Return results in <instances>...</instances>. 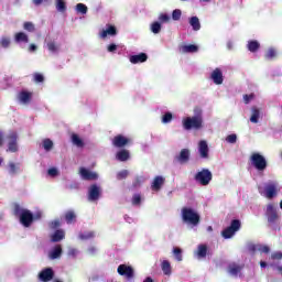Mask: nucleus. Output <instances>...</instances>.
I'll return each mask as SVG.
<instances>
[{"mask_svg": "<svg viewBox=\"0 0 282 282\" xmlns=\"http://www.w3.org/2000/svg\"><path fill=\"white\" fill-rule=\"evenodd\" d=\"M202 123H203V119L200 113L194 117H186L183 119V127L187 131L191 129H202Z\"/></svg>", "mask_w": 282, "mask_h": 282, "instance_id": "obj_4", "label": "nucleus"}, {"mask_svg": "<svg viewBox=\"0 0 282 282\" xmlns=\"http://www.w3.org/2000/svg\"><path fill=\"white\" fill-rule=\"evenodd\" d=\"M143 282H153V279L147 278Z\"/></svg>", "mask_w": 282, "mask_h": 282, "instance_id": "obj_64", "label": "nucleus"}, {"mask_svg": "<svg viewBox=\"0 0 282 282\" xmlns=\"http://www.w3.org/2000/svg\"><path fill=\"white\" fill-rule=\"evenodd\" d=\"M65 220L67 224H74V221H76V214L72 210L67 212L65 214Z\"/></svg>", "mask_w": 282, "mask_h": 282, "instance_id": "obj_35", "label": "nucleus"}, {"mask_svg": "<svg viewBox=\"0 0 282 282\" xmlns=\"http://www.w3.org/2000/svg\"><path fill=\"white\" fill-rule=\"evenodd\" d=\"M129 175V171L123 170L117 174L118 180H124Z\"/></svg>", "mask_w": 282, "mask_h": 282, "instance_id": "obj_50", "label": "nucleus"}, {"mask_svg": "<svg viewBox=\"0 0 282 282\" xmlns=\"http://www.w3.org/2000/svg\"><path fill=\"white\" fill-rule=\"evenodd\" d=\"M56 9L58 10V12H65V2L63 0H57Z\"/></svg>", "mask_w": 282, "mask_h": 282, "instance_id": "obj_45", "label": "nucleus"}, {"mask_svg": "<svg viewBox=\"0 0 282 282\" xmlns=\"http://www.w3.org/2000/svg\"><path fill=\"white\" fill-rule=\"evenodd\" d=\"M116 34H117L116 26L110 24L106 25V28H104L99 32L100 39H107V36H116Z\"/></svg>", "mask_w": 282, "mask_h": 282, "instance_id": "obj_11", "label": "nucleus"}, {"mask_svg": "<svg viewBox=\"0 0 282 282\" xmlns=\"http://www.w3.org/2000/svg\"><path fill=\"white\" fill-rule=\"evenodd\" d=\"M267 215H268L269 221H274L278 217L276 207H274V205H268L267 206Z\"/></svg>", "mask_w": 282, "mask_h": 282, "instance_id": "obj_19", "label": "nucleus"}, {"mask_svg": "<svg viewBox=\"0 0 282 282\" xmlns=\"http://www.w3.org/2000/svg\"><path fill=\"white\" fill-rule=\"evenodd\" d=\"M171 120H173V113L166 112L165 115H163V117H162L163 124H169V122H171Z\"/></svg>", "mask_w": 282, "mask_h": 282, "instance_id": "obj_40", "label": "nucleus"}, {"mask_svg": "<svg viewBox=\"0 0 282 282\" xmlns=\"http://www.w3.org/2000/svg\"><path fill=\"white\" fill-rule=\"evenodd\" d=\"M42 147L46 151H52V149L54 148V142H52V140L50 139H44L42 141Z\"/></svg>", "mask_w": 282, "mask_h": 282, "instance_id": "obj_36", "label": "nucleus"}, {"mask_svg": "<svg viewBox=\"0 0 282 282\" xmlns=\"http://www.w3.org/2000/svg\"><path fill=\"white\" fill-rule=\"evenodd\" d=\"M0 47H10V37H1Z\"/></svg>", "mask_w": 282, "mask_h": 282, "instance_id": "obj_46", "label": "nucleus"}, {"mask_svg": "<svg viewBox=\"0 0 282 282\" xmlns=\"http://www.w3.org/2000/svg\"><path fill=\"white\" fill-rule=\"evenodd\" d=\"M194 180L197 184H200V186H208L213 181V173L204 169L195 174Z\"/></svg>", "mask_w": 282, "mask_h": 282, "instance_id": "obj_5", "label": "nucleus"}, {"mask_svg": "<svg viewBox=\"0 0 282 282\" xmlns=\"http://www.w3.org/2000/svg\"><path fill=\"white\" fill-rule=\"evenodd\" d=\"M30 100H32V93L22 91L19 94V101L22 105H28V102H30Z\"/></svg>", "mask_w": 282, "mask_h": 282, "instance_id": "obj_22", "label": "nucleus"}, {"mask_svg": "<svg viewBox=\"0 0 282 282\" xmlns=\"http://www.w3.org/2000/svg\"><path fill=\"white\" fill-rule=\"evenodd\" d=\"M8 151H11V153H17V151H19V145L17 144V133L15 132H13L9 135Z\"/></svg>", "mask_w": 282, "mask_h": 282, "instance_id": "obj_14", "label": "nucleus"}, {"mask_svg": "<svg viewBox=\"0 0 282 282\" xmlns=\"http://www.w3.org/2000/svg\"><path fill=\"white\" fill-rule=\"evenodd\" d=\"M164 184V177L156 176L152 182V191H160L162 188V185Z\"/></svg>", "mask_w": 282, "mask_h": 282, "instance_id": "obj_26", "label": "nucleus"}, {"mask_svg": "<svg viewBox=\"0 0 282 282\" xmlns=\"http://www.w3.org/2000/svg\"><path fill=\"white\" fill-rule=\"evenodd\" d=\"M188 158H191V152L186 149L182 150L178 156L180 162H188Z\"/></svg>", "mask_w": 282, "mask_h": 282, "instance_id": "obj_34", "label": "nucleus"}, {"mask_svg": "<svg viewBox=\"0 0 282 282\" xmlns=\"http://www.w3.org/2000/svg\"><path fill=\"white\" fill-rule=\"evenodd\" d=\"M117 160L120 162H127L129 160V151L127 150H121L117 153Z\"/></svg>", "mask_w": 282, "mask_h": 282, "instance_id": "obj_30", "label": "nucleus"}, {"mask_svg": "<svg viewBox=\"0 0 282 282\" xmlns=\"http://www.w3.org/2000/svg\"><path fill=\"white\" fill-rule=\"evenodd\" d=\"M17 214L20 217L22 226H24L25 228L30 227V225L32 224V219H34L32 213H30V210L28 209L18 208Z\"/></svg>", "mask_w": 282, "mask_h": 282, "instance_id": "obj_7", "label": "nucleus"}, {"mask_svg": "<svg viewBox=\"0 0 282 282\" xmlns=\"http://www.w3.org/2000/svg\"><path fill=\"white\" fill-rule=\"evenodd\" d=\"M182 219L184 224H187L192 228L199 225V214L191 207H184L182 209Z\"/></svg>", "mask_w": 282, "mask_h": 282, "instance_id": "obj_1", "label": "nucleus"}, {"mask_svg": "<svg viewBox=\"0 0 282 282\" xmlns=\"http://www.w3.org/2000/svg\"><path fill=\"white\" fill-rule=\"evenodd\" d=\"M259 116H260L259 109L252 108L250 122H253V124H257V122H259Z\"/></svg>", "mask_w": 282, "mask_h": 282, "instance_id": "obj_32", "label": "nucleus"}, {"mask_svg": "<svg viewBox=\"0 0 282 282\" xmlns=\"http://www.w3.org/2000/svg\"><path fill=\"white\" fill-rule=\"evenodd\" d=\"M171 20V17H169V14L166 13H162L159 15V21H161V23H166Z\"/></svg>", "mask_w": 282, "mask_h": 282, "instance_id": "obj_48", "label": "nucleus"}, {"mask_svg": "<svg viewBox=\"0 0 282 282\" xmlns=\"http://www.w3.org/2000/svg\"><path fill=\"white\" fill-rule=\"evenodd\" d=\"M117 50H118V45H116V44H110L107 47L108 52H116Z\"/></svg>", "mask_w": 282, "mask_h": 282, "instance_id": "obj_56", "label": "nucleus"}, {"mask_svg": "<svg viewBox=\"0 0 282 282\" xmlns=\"http://www.w3.org/2000/svg\"><path fill=\"white\" fill-rule=\"evenodd\" d=\"M61 254H63V248L59 245H57L50 251L48 257L50 259H58Z\"/></svg>", "mask_w": 282, "mask_h": 282, "instance_id": "obj_21", "label": "nucleus"}, {"mask_svg": "<svg viewBox=\"0 0 282 282\" xmlns=\"http://www.w3.org/2000/svg\"><path fill=\"white\" fill-rule=\"evenodd\" d=\"M180 51L182 52V54H195V52L199 51V46L195 44H187L181 46Z\"/></svg>", "mask_w": 282, "mask_h": 282, "instance_id": "obj_16", "label": "nucleus"}, {"mask_svg": "<svg viewBox=\"0 0 282 282\" xmlns=\"http://www.w3.org/2000/svg\"><path fill=\"white\" fill-rule=\"evenodd\" d=\"M228 272H229V274H231V276H237V274H239V272H241V267H239L237 264H230Z\"/></svg>", "mask_w": 282, "mask_h": 282, "instance_id": "obj_33", "label": "nucleus"}, {"mask_svg": "<svg viewBox=\"0 0 282 282\" xmlns=\"http://www.w3.org/2000/svg\"><path fill=\"white\" fill-rule=\"evenodd\" d=\"M9 173L10 175H17V173H21V165L19 163H9Z\"/></svg>", "mask_w": 282, "mask_h": 282, "instance_id": "obj_28", "label": "nucleus"}, {"mask_svg": "<svg viewBox=\"0 0 282 282\" xmlns=\"http://www.w3.org/2000/svg\"><path fill=\"white\" fill-rule=\"evenodd\" d=\"M23 28H24V30H26V32H34V24L31 22H25L23 24Z\"/></svg>", "mask_w": 282, "mask_h": 282, "instance_id": "obj_49", "label": "nucleus"}, {"mask_svg": "<svg viewBox=\"0 0 282 282\" xmlns=\"http://www.w3.org/2000/svg\"><path fill=\"white\" fill-rule=\"evenodd\" d=\"M46 47L52 54H58V52H61V44L54 41L47 42Z\"/></svg>", "mask_w": 282, "mask_h": 282, "instance_id": "obj_20", "label": "nucleus"}, {"mask_svg": "<svg viewBox=\"0 0 282 282\" xmlns=\"http://www.w3.org/2000/svg\"><path fill=\"white\" fill-rule=\"evenodd\" d=\"M173 254H174V258L176 259V261H182V249L175 247L173 249Z\"/></svg>", "mask_w": 282, "mask_h": 282, "instance_id": "obj_41", "label": "nucleus"}, {"mask_svg": "<svg viewBox=\"0 0 282 282\" xmlns=\"http://www.w3.org/2000/svg\"><path fill=\"white\" fill-rule=\"evenodd\" d=\"M72 142L73 144H75V147H83V139H80V137H78V134H73L72 135Z\"/></svg>", "mask_w": 282, "mask_h": 282, "instance_id": "obj_38", "label": "nucleus"}, {"mask_svg": "<svg viewBox=\"0 0 282 282\" xmlns=\"http://www.w3.org/2000/svg\"><path fill=\"white\" fill-rule=\"evenodd\" d=\"M198 152L200 158L208 159V143L206 141H199L198 143Z\"/></svg>", "mask_w": 282, "mask_h": 282, "instance_id": "obj_17", "label": "nucleus"}, {"mask_svg": "<svg viewBox=\"0 0 282 282\" xmlns=\"http://www.w3.org/2000/svg\"><path fill=\"white\" fill-rule=\"evenodd\" d=\"M78 237L82 241H88V239H94L96 234L94 231H84Z\"/></svg>", "mask_w": 282, "mask_h": 282, "instance_id": "obj_29", "label": "nucleus"}, {"mask_svg": "<svg viewBox=\"0 0 282 282\" xmlns=\"http://www.w3.org/2000/svg\"><path fill=\"white\" fill-rule=\"evenodd\" d=\"M118 274L126 279H133V268L127 264H121L117 269Z\"/></svg>", "mask_w": 282, "mask_h": 282, "instance_id": "obj_9", "label": "nucleus"}, {"mask_svg": "<svg viewBox=\"0 0 282 282\" xmlns=\"http://www.w3.org/2000/svg\"><path fill=\"white\" fill-rule=\"evenodd\" d=\"M63 239H65V230H63V229L56 230L51 236V240L54 241V242L63 241Z\"/></svg>", "mask_w": 282, "mask_h": 282, "instance_id": "obj_25", "label": "nucleus"}, {"mask_svg": "<svg viewBox=\"0 0 282 282\" xmlns=\"http://www.w3.org/2000/svg\"><path fill=\"white\" fill-rule=\"evenodd\" d=\"M39 279L43 282L52 281V279H54V270L51 268L42 270L39 274Z\"/></svg>", "mask_w": 282, "mask_h": 282, "instance_id": "obj_12", "label": "nucleus"}, {"mask_svg": "<svg viewBox=\"0 0 282 282\" xmlns=\"http://www.w3.org/2000/svg\"><path fill=\"white\" fill-rule=\"evenodd\" d=\"M37 47L35 44H30L29 52H36Z\"/></svg>", "mask_w": 282, "mask_h": 282, "instance_id": "obj_60", "label": "nucleus"}, {"mask_svg": "<svg viewBox=\"0 0 282 282\" xmlns=\"http://www.w3.org/2000/svg\"><path fill=\"white\" fill-rule=\"evenodd\" d=\"M102 193V189L98 185H91L88 188V200L89 202H98L100 199V195Z\"/></svg>", "mask_w": 282, "mask_h": 282, "instance_id": "obj_8", "label": "nucleus"}, {"mask_svg": "<svg viewBox=\"0 0 282 282\" xmlns=\"http://www.w3.org/2000/svg\"><path fill=\"white\" fill-rule=\"evenodd\" d=\"M252 98H254V95L251 94V95H245L243 96V100L246 104L250 102V100H252Z\"/></svg>", "mask_w": 282, "mask_h": 282, "instance_id": "obj_57", "label": "nucleus"}, {"mask_svg": "<svg viewBox=\"0 0 282 282\" xmlns=\"http://www.w3.org/2000/svg\"><path fill=\"white\" fill-rule=\"evenodd\" d=\"M141 197H140V194H135L133 197H132V204L134 205V206H138V204H140V202H141Z\"/></svg>", "mask_w": 282, "mask_h": 282, "instance_id": "obj_53", "label": "nucleus"}, {"mask_svg": "<svg viewBox=\"0 0 282 282\" xmlns=\"http://www.w3.org/2000/svg\"><path fill=\"white\" fill-rule=\"evenodd\" d=\"M239 228H241V221L232 220L231 225L221 232L224 239H232V237H235V232H237Z\"/></svg>", "mask_w": 282, "mask_h": 282, "instance_id": "obj_6", "label": "nucleus"}, {"mask_svg": "<svg viewBox=\"0 0 282 282\" xmlns=\"http://www.w3.org/2000/svg\"><path fill=\"white\" fill-rule=\"evenodd\" d=\"M79 175H80L82 180L94 181V180L98 178V173L87 170L85 167H82L79 170Z\"/></svg>", "mask_w": 282, "mask_h": 282, "instance_id": "obj_10", "label": "nucleus"}, {"mask_svg": "<svg viewBox=\"0 0 282 282\" xmlns=\"http://www.w3.org/2000/svg\"><path fill=\"white\" fill-rule=\"evenodd\" d=\"M76 11L80 14H87V6H85L84 3H78L76 6Z\"/></svg>", "mask_w": 282, "mask_h": 282, "instance_id": "obj_42", "label": "nucleus"}, {"mask_svg": "<svg viewBox=\"0 0 282 282\" xmlns=\"http://www.w3.org/2000/svg\"><path fill=\"white\" fill-rule=\"evenodd\" d=\"M79 252L78 249L70 248L68 249V257H78Z\"/></svg>", "mask_w": 282, "mask_h": 282, "instance_id": "obj_51", "label": "nucleus"}, {"mask_svg": "<svg viewBox=\"0 0 282 282\" xmlns=\"http://www.w3.org/2000/svg\"><path fill=\"white\" fill-rule=\"evenodd\" d=\"M47 174L51 176V177H56V175H58V170L55 169V167H52L47 171Z\"/></svg>", "mask_w": 282, "mask_h": 282, "instance_id": "obj_52", "label": "nucleus"}, {"mask_svg": "<svg viewBox=\"0 0 282 282\" xmlns=\"http://www.w3.org/2000/svg\"><path fill=\"white\" fill-rule=\"evenodd\" d=\"M145 61H147V54L144 53L130 56V63H132L133 65L138 63H144Z\"/></svg>", "mask_w": 282, "mask_h": 282, "instance_id": "obj_23", "label": "nucleus"}, {"mask_svg": "<svg viewBox=\"0 0 282 282\" xmlns=\"http://www.w3.org/2000/svg\"><path fill=\"white\" fill-rule=\"evenodd\" d=\"M15 43H29L30 39L28 37V34L23 32L15 33L14 35Z\"/></svg>", "mask_w": 282, "mask_h": 282, "instance_id": "obj_27", "label": "nucleus"}, {"mask_svg": "<svg viewBox=\"0 0 282 282\" xmlns=\"http://www.w3.org/2000/svg\"><path fill=\"white\" fill-rule=\"evenodd\" d=\"M208 252V247L206 245H199L197 250L194 252L196 259H205L206 253Z\"/></svg>", "mask_w": 282, "mask_h": 282, "instance_id": "obj_18", "label": "nucleus"}, {"mask_svg": "<svg viewBox=\"0 0 282 282\" xmlns=\"http://www.w3.org/2000/svg\"><path fill=\"white\" fill-rule=\"evenodd\" d=\"M61 226V220H54L51 223V228H58Z\"/></svg>", "mask_w": 282, "mask_h": 282, "instance_id": "obj_59", "label": "nucleus"}, {"mask_svg": "<svg viewBox=\"0 0 282 282\" xmlns=\"http://www.w3.org/2000/svg\"><path fill=\"white\" fill-rule=\"evenodd\" d=\"M129 142H131V139L120 134L115 137V139L112 140L113 147H118V148L127 147Z\"/></svg>", "mask_w": 282, "mask_h": 282, "instance_id": "obj_13", "label": "nucleus"}, {"mask_svg": "<svg viewBox=\"0 0 282 282\" xmlns=\"http://www.w3.org/2000/svg\"><path fill=\"white\" fill-rule=\"evenodd\" d=\"M162 30V24H160V22H154L151 24V32H153V34H160Z\"/></svg>", "mask_w": 282, "mask_h": 282, "instance_id": "obj_37", "label": "nucleus"}, {"mask_svg": "<svg viewBox=\"0 0 282 282\" xmlns=\"http://www.w3.org/2000/svg\"><path fill=\"white\" fill-rule=\"evenodd\" d=\"M260 267H261V268H267V267H268V263H267L265 261H261V262H260Z\"/></svg>", "mask_w": 282, "mask_h": 282, "instance_id": "obj_63", "label": "nucleus"}, {"mask_svg": "<svg viewBox=\"0 0 282 282\" xmlns=\"http://www.w3.org/2000/svg\"><path fill=\"white\" fill-rule=\"evenodd\" d=\"M268 58H274V56H276V51L274 48H270L268 52H267V55H265Z\"/></svg>", "mask_w": 282, "mask_h": 282, "instance_id": "obj_54", "label": "nucleus"}, {"mask_svg": "<svg viewBox=\"0 0 282 282\" xmlns=\"http://www.w3.org/2000/svg\"><path fill=\"white\" fill-rule=\"evenodd\" d=\"M161 269L162 272L166 275V276H171L172 274V268H171V262H169V260H163L161 262Z\"/></svg>", "mask_w": 282, "mask_h": 282, "instance_id": "obj_24", "label": "nucleus"}, {"mask_svg": "<svg viewBox=\"0 0 282 282\" xmlns=\"http://www.w3.org/2000/svg\"><path fill=\"white\" fill-rule=\"evenodd\" d=\"M181 18H182V10L175 9L172 13L173 21H180Z\"/></svg>", "mask_w": 282, "mask_h": 282, "instance_id": "obj_44", "label": "nucleus"}, {"mask_svg": "<svg viewBox=\"0 0 282 282\" xmlns=\"http://www.w3.org/2000/svg\"><path fill=\"white\" fill-rule=\"evenodd\" d=\"M259 192L263 197H267V199H272V197H276V195L281 192V185H279L276 182H270L264 187L260 186Z\"/></svg>", "mask_w": 282, "mask_h": 282, "instance_id": "obj_2", "label": "nucleus"}, {"mask_svg": "<svg viewBox=\"0 0 282 282\" xmlns=\"http://www.w3.org/2000/svg\"><path fill=\"white\" fill-rule=\"evenodd\" d=\"M189 24L192 25L193 30L197 32L202 28V24H199V18L198 17H192L189 19Z\"/></svg>", "mask_w": 282, "mask_h": 282, "instance_id": "obj_31", "label": "nucleus"}, {"mask_svg": "<svg viewBox=\"0 0 282 282\" xmlns=\"http://www.w3.org/2000/svg\"><path fill=\"white\" fill-rule=\"evenodd\" d=\"M34 80H35V83H43V75L35 74L34 75Z\"/></svg>", "mask_w": 282, "mask_h": 282, "instance_id": "obj_58", "label": "nucleus"}, {"mask_svg": "<svg viewBox=\"0 0 282 282\" xmlns=\"http://www.w3.org/2000/svg\"><path fill=\"white\" fill-rule=\"evenodd\" d=\"M226 142H228L229 144H235V142H237V134L227 135Z\"/></svg>", "mask_w": 282, "mask_h": 282, "instance_id": "obj_47", "label": "nucleus"}, {"mask_svg": "<svg viewBox=\"0 0 282 282\" xmlns=\"http://www.w3.org/2000/svg\"><path fill=\"white\" fill-rule=\"evenodd\" d=\"M250 162L257 171H265V169H268V161L265 160V156L259 152L251 154Z\"/></svg>", "mask_w": 282, "mask_h": 282, "instance_id": "obj_3", "label": "nucleus"}, {"mask_svg": "<svg viewBox=\"0 0 282 282\" xmlns=\"http://www.w3.org/2000/svg\"><path fill=\"white\" fill-rule=\"evenodd\" d=\"M271 259H282V252L281 251H276L274 253H272Z\"/></svg>", "mask_w": 282, "mask_h": 282, "instance_id": "obj_55", "label": "nucleus"}, {"mask_svg": "<svg viewBox=\"0 0 282 282\" xmlns=\"http://www.w3.org/2000/svg\"><path fill=\"white\" fill-rule=\"evenodd\" d=\"M248 50H249V52H257V50H259V42H257V41L249 42Z\"/></svg>", "mask_w": 282, "mask_h": 282, "instance_id": "obj_39", "label": "nucleus"}, {"mask_svg": "<svg viewBox=\"0 0 282 282\" xmlns=\"http://www.w3.org/2000/svg\"><path fill=\"white\" fill-rule=\"evenodd\" d=\"M47 0H33L34 6H41V3L45 2Z\"/></svg>", "mask_w": 282, "mask_h": 282, "instance_id": "obj_61", "label": "nucleus"}, {"mask_svg": "<svg viewBox=\"0 0 282 282\" xmlns=\"http://www.w3.org/2000/svg\"><path fill=\"white\" fill-rule=\"evenodd\" d=\"M212 80L215 83V85H221V83H224V74L221 73V69L216 68L213 70Z\"/></svg>", "mask_w": 282, "mask_h": 282, "instance_id": "obj_15", "label": "nucleus"}, {"mask_svg": "<svg viewBox=\"0 0 282 282\" xmlns=\"http://www.w3.org/2000/svg\"><path fill=\"white\" fill-rule=\"evenodd\" d=\"M256 250H258V252H264L265 254H268V252H270V247L263 246V245H257Z\"/></svg>", "mask_w": 282, "mask_h": 282, "instance_id": "obj_43", "label": "nucleus"}, {"mask_svg": "<svg viewBox=\"0 0 282 282\" xmlns=\"http://www.w3.org/2000/svg\"><path fill=\"white\" fill-rule=\"evenodd\" d=\"M96 247H90L89 249H88V253L89 254H95V252H96Z\"/></svg>", "mask_w": 282, "mask_h": 282, "instance_id": "obj_62", "label": "nucleus"}]
</instances>
